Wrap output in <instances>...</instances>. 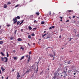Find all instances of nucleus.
I'll list each match as a JSON object with an SVG mask.
<instances>
[{"label":"nucleus","mask_w":79,"mask_h":79,"mask_svg":"<svg viewBox=\"0 0 79 79\" xmlns=\"http://www.w3.org/2000/svg\"><path fill=\"white\" fill-rule=\"evenodd\" d=\"M30 18H33V16L32 15H31V16L30 17Z\"/></svg>","instance_id":"nucleus-35"},{"label":"nucleus","mask_w":79,"mask_h":79,"mask_svg":"<svg viewBox=\"0 0 79 79\" xmlns=\"http://www.w3.org/2000/svg\"><path fill=\"white\" fill-rule=\"evenodd\" d=\"M1 60L2 61H4V60H5V58H3V57H1Z\"/></svg>","instance_id":"nucleus-9"},{"label":"nucleus","mask_w":79,"mask_h":79,"mask_svg":"<svg viewBox=\"0 0 79 79\" xmlns=\"http://www.w3.org/2000/svg\"><path fill=\"white\" fill-rule=\"evenodd\" d=\"M41 24H45V22L44 21H42L41 22Z\"/></svg>","instance_id":"nucleus-13"},{"label":"nucleus","mask_w":79,"mask_h":79,"mask_svg":"<svg viewBox=\"0 0 79 79\" xmlns=\"http://www.w3.org/2000/svg\"><path fill=\"white\" fill-rule=\"evenodd\" d=\"M51 37H52V35L51 34H49L47 35V38H46V39H50Z\"/></svg>","instance_id":"nucleus-3"},{"label":"nucleus","mask_w":79,"mask_h":79,"mask_svg":"<svg viewBox=\"0 0 79 79\" xmlns=\"http://www.w3.org/2000/svg\"><path fill=\"white\" fill-rule=\"evenodd\" d=\"M6 79H8V77H7L6 78Z\"/></svg>","instance_id":"nucleus-61"},{"label":"nucleus","mask_w":79,"mask_h":79,"mask_svg":"<svg viewBox=\"0 0 79 79\" xmlns=\"http://www.w3.org/2000/svg\"><path fill=\"white\" fill-rule=\"evenodd\" d=\"M67 71H68V69H65L64 70V73H65V74H66V72H67Z\"/></svg>","instance_id":"nucleus-6"},{"label":"nucleus","mask_w":79,"mask_h":79,"mask_svg":"<svg viewBox=\"0 0 79 79\" xmlns=\"http://www.w3.org/2000/svg\"><path fill=\"white\" fill-rule=\"evenodd\" d=\"M6 53H6L7 57H8V56H9V55L8 54V52H7Z\"/></svg>","instance_id":"nucleus-22"},{"label":"nucleus","mask_w":79,"mask_h":79,"mask_svg":"<svg viewBox=\"0 0 79 79\" xmlns=\"http://www.w3.org/2000/svg\"><path fill=\"white\" fill-rule=\"evenodd\" d=\"M28 28L30 30H32V27H31L29 26Z\"/></svg>","instance_id":"nucleus-19"},{"label":"nucleus","mask_w":79,"mask_h":79,"mask_svg":"<svg viewBox=\"0 0 79 79\" xmlns=\"http://www.w3.org/2000/svg\"><path fill=\"white\" fill-rule=\"evenodd\" d=\"M36 72L38 71V67H37V70H36Z\"/></svg>","instance_id":"nucleus-46"},{"label":"nucleus","mask_w":79,"mask_h":79,"mask_svg":"<svg viewBox=\"0 0 79 79\" xmlns=\"http://www.w3.org/2000/svg\"><path fill=\"white\" fill-rule=\"evenodd\" d=\"M29 71L27 70V73H29Z\"/></svg>","instance_id":"nucleus-56"},{"label":"nucleus","mask_w":79,"mask_h":79,"mask_svg":"<svg viewBox=\"0 0 79 79\" xmlns=\"http://www.w3.org/2000/svg\"><path fill=\"white\" fill-rule=\"evenodd\" d=\"M29 56L28 57V61H29V60L31 59V57H30V55H28Z\"/></svg>","instance_id":"nucleus-17"},{"label":"nucleus","mask_w":79,"mask_h":79,"mask_svg":"<svg viewBox=\"0 0 79 79\" xmlns=\"http://www.w3.org/2000/svg\"><path fill=\"white\" fill-rule=\"evenodd\" d=\"M40 60H41V58L40 57L39 59V61H40Z\"/></svg>","instance_id":"nucleus-32"},{"label":"nucleus","mask_w":79,"mask_h":79,"mask_svg":"<svg viewBox=\"0 0 79 79\" xmlns=\"http://www.w3.org/2000/svg\"><path fill=\"white\" fill-rule=\"evenodd\" d=\"M3 44V41H0V44Z\"/></svg>","instance_id":"nucleus-20"},{"label":"nucleus","mask_w":79,"mask_h":79,"mask_svg":"<svg viewBox=\"0 0 79 79\" xmlns=\"http://www.w3.org/2000/svg\"><path fill=\"white\" fill-rule=\"evenodd\" d=\"M17 19H20V17L19 16H17V17H15V18H14L13 21L14 22V24H16V23L18 21Z\"/></svg>","instance_id":"nucleus-2"},{"label":"nucleus","mask_w":79,"mask_h":79,"mask_svg":"<svg viewBox=\"0 0 79 79\" xmlns=\"http://www.w3.org/2000/svg\"><path fill=\"white\" fill-rule=\"evenodd\" d=\"M76 18V16H73V18Z\"/></svg>","instance_id":"nucleus-36"},{"label":"nucleus","mask_w":79,"mask_h":79,"mask_svg":"<svg viewBox=\"0 0 79 79\" xmlns=\"http://www.w3.org/2000/svg\"><path fill=\"white\" fill-rule=\"evenodd\" d=\"M19 23H20V22H19V21L17 22V25H18V24H19Z\"/></svg>","instance_id":"nucleus-26"},{"label":"nucleus","mask_w":79,"mask_h":79,"mask_svg":"<svg viewBox=\"0 0 79 79\" xmlns=\"http://www.w3.org/2000/svg\"><path fill=\"white\" fill-rule=\"evenodd\" d=\"M42 36L43 37H44V36H44V35H42Z\"/></svg>","instance_id":"nucleus-43"},{"label":"nucleus","mask_w":79,"mask_h":79,"mask_svg":"<svg viewBox=\"0 0 79 79\" xmlns=\"http://www.w3.org/2000/svg\"><path fill=\"white\" fill-rule=\"evenodd\" d=\"M11 4V2H8L7 3V5H10Z\"/></svg>","instance_id":"nucleus-16"},{"label":"nucleus","mask_w":79,"mask_h":79,"mask_svg":"<svg viewBox=\"0 0 79 79\" xmlns=\"http://www.w3.org/2000/svg\"><path fill=\"white\" fill-rule=\"evenodd\" d=\"M24 58V56H23L20 59V60H23V59Z\"/></svg>","instance_id":"nucleus-23"},{"label":"nucleus","mask_w":79,"mask_h":79,"mask_svg":"<svg viewBox=\"0 0 79 79\" xmlns=\"http://www.w3.org/2000/svg\"><path fill=\"white\" fill-rule=\"evenodd\" d=\"M32 30H33V31H35V30H36V28H33Z\"/></svg>","instance_id":"nucleus-29"},{"label":"nucleus","mask_w":79,"mask_h":79,"mask_svg":"<svg viewBox=\"0 0 79 79\" xmlns=\"http://www.w3.org/2000/svg\"><path fill=\"white\" fill-rule=\"evenodd\" d=\"M71 38H70V39L69 40V41H71Z\"/></svg>","instance_id":"nucleus-57"},{"label":"nucleus","mask_w":79,"mask_h":79,"mask_svg":"<svg viewBox=\"0 0 79 79\" xmlns=\"http://www.w3.org/2000/svg\"><path fill=\"white\" fill-rule=\"evenodd\" d=\"M49 34V33L48 32H47L46 33V35H48V34Z\"/></svg>","instance_id":"nucleus-39"},{"label":"nucleus","mask_w":79,"mask_h":79,"mask_svg":"<svg viewBox=\"0 0 79 79\" xmlns=\"http://www.w3.org/2000/svg\"><path fill=\"white\" fill-rule=\"evenodd\" d=\"M26 57H27V58H28V55H26Z\"/></svg>","instance_id":"nucleus-52"},{"label":"nucleus","mask_w":79,"mask_h":79,"mask_svg":"<svg viewBox=\"0 0 79 79\" xmlns=\"http://www.w3.org/2000/svg\"><path fill=\"white\" fill-rule=\"evenodd\" d=\"M42 73H43V71L41 72L40 73V75H41V74H42Z\"/></svg>","instance_id":"nucleus-30"},{"label":"nucleus","mask_w":79,"mask_h":79,"mask_svg":"<svg viewBox=\"0 0 79 79\" xmlns=\"http://www.w3.org/2000/svg\"><path fill=\"white\" fill-rule=\"evenodd\" d=\"M45 32H46V31H44V33H45Z\"/></svg>","instance_id":"nucleus-60"},{"label":"nucleus","mask_w":79,"mask_h":79,"mask_svg":"<svg viewBox=\"0 0 79 79\" xmlns=\"http://www.w3.org/2000/svg\"><path fill=\"white\" fill-rule=\"evenodd\" d=\"M20 50H22L23 49V48L22 47H21L20 48Z\"/></svg>","instance_id":"nucleus-41"},{"label":"nucleus","mask_w":79,"mask_h":79,"mask_svg":"<svg viewBox=\"0 0 79 79\" xmlns=\"http://www.w3.org/2000/svg\"><path fill=\"white\" fill-rule=\"evenodd\" d=\"M44 35V36H45V35H46V34H45Z\"/></svg>","instance_id":"nucleus-59"},{"label":"nucleus","mask_w":79,"mask_h":79,"mask_svg":"<svg viewBox=\"0 0 79 79\" xmlns=\"http://www.w3.org/2000/svg\"><path fill=\"white\" fill-rule=\"evenodd\" d=\"M14 39V37H12V36H11L10 38V40H13V39Z\"/></svg>","instance_id":"nucleus-11"},{"label":"nucleus","mask_w":79,"mask_h":79,"mask_svg":"<svg viewBox=\"0 0 79 79\" xmlns=\"http://www.w3.org/2000/svg\"><path fill=\"white\" fill-rule=\"evenodd\" d=\"M60 18L61 19H63V17H60Z\"/></svg>","instance_id":"nucleus-37"},{"label":"nucleus","mask_w":79,"mask_h":79,"mask_svg":"<svg viewBox=\"0 0 79 79\" xmlns=\"http://www.w3.org/2000/svg\"><path fill=\"white\" fill-rule=\"evenodd\" d=\"M52 28H53V29H54V26H52Z\"/></svg>","instance_id":"nucleus-47"},{"label":"nucleus","mask_w":79,"mask_h":79,"mask_svg":"<svg viewBox=\"0 0 79 79\" xmlns=\"http://www.w3.org/2000/svg\"><path fill=\"white\" fill-rule=\"evenodd\" d=\"M15 71V69H12V71Z\"/></svg>","instance_id":"nucleus-54"},{"label":"nucleus","mask_w":79,"mask_h":79,"mask_svg":"<svg viewBox=\"0 0 79 79\" xmlns=\"http://www.w3.org/2000/svg\"><path fill=\"white\" fill-rule=\"evenodd\" d=\"M13 58H14V60H16V59H17V57H14Z\"/></svg>","instance_id":"nucleus-25"},{"label":"nucleus","mask_w":79,"mask_h":79,"mask_svg":"<svg viewBox=\"0 0 79 79\" xmlns=\"http://www.w3.org/2000/svg\"><path fill=\"white\" fill-rule=\"evenodd\" d=\"M6 26H7V27H10V24H8V25H7Z\"/></svg>","instance_id":"nucleus-24"},{"label":"nucleus","mask_w":79,"mask_h":79,"mask_svg":"<svg viewBox=\"0 0 79 79\" xmlns=\"http://www.w3.org/2000/svg\"><path fill=\"white\" fill-rule=\"evenodd\" d=\"M17 77H18L17 79H18V78H19V77L21 76L19 75V72H17Z\"/></svg>","instance_id":"nucleus-5"},{"label":"nucleus","mask_w":79,"mask_h":79,"mask_svg":"<svg viewBox=\"0 0 79 79\" xmlns=\"http://www.w3.org/2000/svg\"><path fill=\"white\" fill-rule=\"evenodd\" d=\"M23 22H24V20H22V21L20 23V25H21V24H23Z\"/></svg>","instance_id":"nucleus-12"},{"label":"nucleus","mask_w":79,"mask_h":79,"mask_svg":"<svg viewBox=\"0 0 79 79\" xmlns=\"http://www.w3.org/2000/svg\"><path fill=\"white\" fill-rule=\"evenodd\" d=\"M21 31L22 32H23V29H21Z\"/></svg>","instance_id":"nucleus-48"},{"label":"nucleus","mask_w":79,"mask_h":79,"mask_svg":"<svg viewBox=\"0 0 79 79\" xmlns=\"http://www.w3.org/2000/svg\"><path fill=\"white\" fill-rule=\"evenodd\" d=\"M28 37L29 38V39H31V35H29L28 36Z\"/></svg>","instance_id":"nucleus-18"},{"label":"nucleus","mask_w":79,"mask_h":79,"mask_svg":"<svg viewBox=\"0 0 79 79\" xmlns=\"http://www.w3.org/2000/svg\"><path fill=\"white\" fill-rule=\"evenodd\" d=\"M52 29V27H50L49 28V29L50 30V29Z\"/></svg>","instance_id":"nucleus-38"},{"label":"nucleus","mask_w":79,"mask_h":79,"mask_svg":"<svg viewBox=\"0 0 79 79\" xmlns=\"http://www.w3.org/2000/svg\"><path fill=\"white\" fill-rule=\"evenodd\" d=\"M58 70H57L56 72H55L54 74V79H55L57 77H59L60 74L58 73Z\"/></svg>","instance_id":"nucleus-1"},{"label":"nucleus","mask_w":79,"mask_h":79,"mask_svg":"<svg viewBox=\"0 0 79 79\" xmlns=\"http://www.w3.org/2000/svg\"><path fill=\"white\" fill-rule=\"evenodd\" d=\"M53 56H55V52H54V53Z\"/></svg>","instance_id":"nucleus-45"},{"label":"nucleus","mask_w":79,"mask_h":79,"mask_svg":"<svg viewBox=\"0 0 79 79\" xmlns=\"http://www.w3.org/2000/svg\"><path fill=\"white\" fill-rule=\"evenodd\" d=\"M53 59H54V58H55V56H53Z\"/></svg>","instance_id":"nucleus-62"},{"label":"nucleus","mask_w":79,"mask_h":79,"mask_svg":"<svg viewBox=\"0 0 79 79\" xmlns=\"http://www.w3.org/2000/svg\"><path fill=\"white\" fill-rule=\"evenodd\" d=\"M4 62H6V63H7L8 62V58L7 57H4Z\"/></svg>","instance_id":"nucleus-4"},{"label":"nucleus","mask_w":79,"mask_h":79,"mask_svg":"<svg viewBox=\"0 0 79 79\" xmlns=\"http://www.w3.org/2000/svg\"><path fill=\"white\" fill-rule=\"evenodd\" d=\"M34 22L35 23H37V21L36 20L34 21Z\"/></svg>","instance_id":"nucleus-33"},{"label":"nucleus","mask_w":79,"mask_h":79,"mask_svg":"<svg viewBox=\"0 0 79 79\" xmlns=\"http://www.w3.org/2000/svg\"><path fill=\"white\" fill-rule=\"evenodd\" d=\"M0 74H2V70H0Z\"/></svg>","instance_id":"nucleus-44"},{"label":"nucleus","mask_w":79,"mask_h":79,"mask_svg":"<svg viewBox=\"0 0 79 79\" xmlns=\"http://www.w3.org/2000/svg\"><path fill=\"white\" fill-rule=\"evenodd\" d=\"M33 44L34 45H35V43H33Z\"/></svg>","instance_id":"nucleus-63"},{"label":"nucleus","mask_w":79,"mask_h":79,"mask_svg":"<svg viewBox=\"0 0 79 79\" xmlns=\"http://www.w3.org/2000/svg\"><path fill=\"white\" fill-rule=\"evenodd\" d=\"M76 74V73H73V75H75Z\"/></svg>","instance_id":"nucleus-50"},{"label":"nucleus","mask_w":79,"mask_h":79,"mask_svg":"<svg viewBox=\"0 0 79 79\" xmlns=\"http://www.w3.org/2000/svg\"><path fill=\"white\" fill-rule=\"evenodd\" d=\"M18 41H22V39L19 38L18 40Z\"/></svg>","instance_id":"nucleus-10"},{"label":"nucleus","mask_w":79,"mask_h":79,"mask_svg":"<svg viewBox=\"0 0 79 79\" xmlns=\"http://www.w3.org/2000/svg\"><path fill=\"white\" fill-rule=\"evenodd\" d=\"M1 54L2 55V56H4V53H3L2 52H1Z\"/></svg>","instance_id":"nucleus-14"},{"label":"nucleus","mask_w":79,"mask_h":79,"mask_svg":"<svg viewBox=\"0 0 79 79\" xmlns=\"http://www.w3.org/2000/svg\"><path fill=\"white\" fill-rule=\"evenodd\" d=\"M4 8H7V5L6 4H5L4 5Z\"/></svg>","instance_id":"nucleus-8"},{"label":"nucleus","mask_w":79,"mask_h":79,"mask_svg":"<svg viewBox=\"0 0 79 79\" xmlns=\"http://www.w3.org/2000/svg\"><path fill=\"white\" fill-rule=\"evenodd\" d=\"M68 11L69 13H70V12H71V10H68Z\"/></svg>","instance_id":"nucleus-42"},{"label":"nucleus","mask_w":79,"mask_h":79,"mask_svg":"<svg viewBox=\"0 0 79 79\" xmlns=\"http://www.w3.org/2000/svg\"><path fill=\"white\" fill-rule=\"evenodd\" d=\"M19 6V5H17L15 6V8H16V7H18Z\"/></svg>","instance_id":"nucleus-31"},{"label":"nucleus","mask_w":79,"mask_h":79,"mask_svg":"<svg viewBox=\"0 0 79 79\" xmlns=\"http://www.w3.org/2000/svg\"><path fill=\"white\" fill-rule=\"evenodd\" d=\"M29 55H31V51H30L29 52Z\"/></svg>","instance_id":"nucleus-34"},{"label":"nucleus","mask_w":79,"mask_h":79,"mask_svg":"<svg viewBox=\"0 0 79 79\" xmlns=\"http://www.w3.org/2000/svg\"><path fill=\"white\" fill-rule=\"evenodd\" d=\"M49 13H49V15H51V12H50Z\"/></svg>","instance_id":"nucleus-55"},{"label":"nucleus","mask_w":79,"mask_h":79,"mask_svg":"<svg viewBox=\"0 0 79 79\" xmlns=\"http://www.w3.org/2000/svg\"><path fill=\"white\" fill-rule=\"evenodd\" d=\"M67 74H66V73L65 74V75H64V76H63V77H65V76H67Z\"/></svg>","instance_id":"nucleus-40"},{"label":"nucleus","mask_w":79,"mask_h":79,"mask_svg":"<svg viewBox=\"0 0 79 79\" xmlns=\"http://www.w3.org/2000/svg\"><path fill=\"white\" fill-rule=\"evenodd\" d=\"M1 70H2V71L3 72V73L4 72V71L5 70V69L3 67H1Z\"/></svg>","instance_id":"nucleus-7"},{"label":"nucleus","mask_w":79,"mask_h":79,"mask_svg":"<svg viewBox=\"0 0 79 79\" xmlns=\"http://www.w3.org/2000/svg\"><path fill=\"white\" fill-rule=\"evenodd\" d=\"M70 63H70V61L68 63V64H70Z\"/></svg>","instance_id":"nucleus-53"},{"label":"nucleus","mask_w":79,"mask_h":79,"mask_svg":"<svg viewBox=\"0 0 79 79\" xmlns=\"http://www.w3.org/2000/svg\"><path fill=\"white\" fill-rule=\"evenodd\" d=\"M69 20H67L66 21V22H69Z\"/></svg>","instance_id":"nucleus-49"},{"label":"nucleus","mask_w":79,"mask_h":79,"mask_svg":"<svg viewBox=\"0 0 79 79\" xmlns=\"http://www.w3.org/2000/svg\"><path fill=\"white\" fill-rule=\"evenodd\" d=\"M2 79H3V78H4V77H2Z\"/></svg>","instance_id":"nucleus-58"},{"label":"nucleus","mask_w":79,"mask_h":79,"mask_svg":"<svg viewBox=\"0 0 79 79\" xmlns=\"http://www.w3.org/2000/svg\"><path fill=\"white\" fill-rule=\"evenodd\" d=\"M61 35H60L59 36V38H61Z\"/></svg>","instance_id":"nucleus-51"},{"label":"nucleus","mask_w":79,"mask_h":79,"mask_svg":"<svg viewBox=\"0 0 79 79\" xmlns=\"http://www.w3.org/2000/svg\"><path fill=\"white\" fill-rule=\"evenodd\" d=\"M49 56H50V57H53V54H51L49 55Z\"/></svg>","instance_id":"nucleus-15"},{"label":"nucleus","mask_w":79,"mask_h":79,"mask_svg":"<svg viewBox=\"0 0 79 79\" xmlns=\"http://www.w3.org/2000/svg\"><path fill=\"white\" fill-rule=\"evenodd\" d=\"M31 36H35V34L34 33H33L31 34Z\"/></svg>","instance_id":"nucleus-27"},{"label":"nucleus","mask_w":79,"mask_h":79,"mask_svg":"<svg viewBox=\"0 0 79 79\" xmlns=\"http://www.w3.org/2000/svg\"><path fill=\"white\" fill-rule=\"evenodd\" d=\"M36 15H37V16H39V12H36L35 13Z\"/></svg>","instance_id":"nucleus-21"},{"label":"nucleus","mask_w":79,"mask_h":79,"mask_svg":"<svg viewBox=\"0 0 79 79\" xmlns=\"http://www.w3.org/2000/svg\"><path fill=\"white\" fill-rule=\"evenodd\" d=\"M60 21H62V19H61L60 20Z\"/></svg>","instance_id":"nucleus-64"},{"label":"nucleus","mask_w":79,"mask_h":79,"mask_svg":"<svg viewBox=\"0 0 79 79\" xmlns=\"http://www.w3.org/2000/svg\"><path fill=\"white\" fill-rule=\"evenodd\" d=\"M17 31V30H16L15 31V34H16V32Z\"/></svg>","instance_id":"nucleus-28"}]
</instances>
